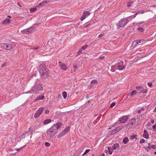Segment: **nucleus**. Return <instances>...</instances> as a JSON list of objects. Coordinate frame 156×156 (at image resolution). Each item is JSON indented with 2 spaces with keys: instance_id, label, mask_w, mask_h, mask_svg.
<instances>
[{
  "instance_id": "obj_1",
  "label": "nucleus",
  "mask_w": 156,
  "mask_h": 156,
  "mask_svg": "<svg viewBox=\"0 0 156 156\" xmlns=\"http://www.w3.org/2000/svg\"><path fill=\"white\" fill-rule=\"evenodd\" d=\"M61 124L60 122H58L53 125L47 131L48 136L50 137H53L57 133V129L60 127Z\"/></svg>"
},
{
  "instance_id": "obj_2",
  "label": "nucleus",
  "mask_w": 156,
  "mask_h": 156,
  "mask_svg": "<svg viewBox=\"0 0 156 156\" xmlns=\"http://www.w3.org/2000/svg\"><path fill=\"white\" fill-rule=\"evenodd\" d=\"M39 71L41 74V76L43 78H45L48 75V70L46 68L44 64H41L39 67Z\"/></svg>"
},
{
  "instance_id": "obj_3",
  "label": "nucleus",
  "mask_w": 156,
  "mask_h": 156,
  "mask_svg": "<svg viewBox=\"0 0 156 156\" xmlns=\"http://www.w3.org/2000/svg\"><path fill=\"white\" fill-rule=\"evenodd\" d=\"M43 89V88L41 84L38 83L35 84L31 89V90L34 93L38 94L41 93Z\"/></svg>"
},
{
  "instance_id": "obj_4",
  "label": "nucleus",
  "mask_w": 156,
  "mask_h": 156,
  "mask_svg": "<svg viewBox=\"0 0 156 156\" xmlns=\"http://www.w3.org/2000/svg\"><path fill=\"white\" fill-rule=\"evenodd\" d=\"M129 21L127 18H125L120 20L116 24L117 27H123Z\"/></svg>"
},
{
  "instance_id": "obj_5",
  "label": "nucleus",
  "mask_w": 156,
  "mask_h": 156,
  "mask_svg": "<svg viewBox=\"0 0 156 156\" xmlns=\"http://www.w3.org/2000/svg\"><path fill=\"white\" fill-rule=\"evenodd\" d=\"M136 122V119H135L133 118L130 119L127 122V127L132 128L133 126L135 124Z\"/></svg>"
},
{
  "instance_id": "obj_6",
  "label": "nucleus",
  "mask_w": 156,
  "mask_h": 156,
  "mask_svg": "<svg viewBox=\"0 0 156 156\" xmlns=\"http://www.w3.org/2000/svg\"><path fill=\"white\" fill-rule=\"evenodd\" d=\"M118 69L119 70H124L125 68L126 65L123 64V61H121L120 62L117 64Z\"/></svg>"
},
{
  "instance_id": "obj_7",
  "label": "nucleus",
  "mask_w": 156,
  "mask_h": 156,
  "mask_svg": "<svg viewBox=\"0 0 156 156\" xmlns=\"http://www.w3.org/2000/svg\"><path fill=\"white\" fill-rule=\"evenodd\" d=\"M128 119V116L124 115L119 118V121L121 123H124L127 122Z\"/></svg>"
},
{
  "instance_id": "obj_8",
  "label": "nucleus",
  "mask_w": 156,
  "mask_h": 156,
  "mask_svg": "<svg viewBox=\"0 0 156 156\" xmlns=\"http://www.w3.org/2000/svg\"><path fill=\"white\" fill-rule=\"evenodd\" d=\"M44 109L43 107H41L38 109L37 111L36 112V113L34 115V117L35 118H38L40 115H41V113L42 112L43 109Z\"/></svg>"
},
{
  "instance_id": "obj_9",
  "label": "nucleus",
  "mask_w": 156,
  "mask_h": 156,
  "mask_svg": "<svg viewBox=\"0 0 156 156\" xmlns=\"http://www.w3.org/2000/svg\"><path fill=\"white\" fill-rule=\"evenodd\" d=\"M33 30V27H30L29 28H27L22 30L21 32L23 34H27L32 32Z\"/></svg>"
},
{
  "instance_id": "obj_10",
  "label": "nucleus",
  "mask_w": 156,
  "mask_h": 156,
  "mask_svg": "<svg viewBox=\"0 0 156 156\" xmlns=\"http://www.w3.org/2000/svg\"><path fill=\"white\" fill-rule=\"evenodd\" d=\"M136 89L141 93H145L147 92V90L141 86H137L136 87Z\"/></svg>"
},
{
  "instance_id": "obj_11",
  "label": "nucleus",
  "mask_w": 156,
  "mask_h": 156,
  "mask_svg": "<svg viewBox=\"0 0 156 156\" xmlns=\"http://www.w3.org/2000/svg\"><path fill=\"white\" fill-rule=\"evenodd\" d=\"M151 148L154 149L156 148V146L154 145L150 144H149L148 146L146 147V149L147 151H148Z\"/></svg>"
},
{
  "instance_id": "obj_12",
  "label": "nucleus",
  "mask_w": 156,
  "mask_h": 156,
  "mask_svg": "<svg viewBox=\"0 0 156 156\" xmlns=\"http://www.w3.org/2000/svg\"><path fill=\"white\" fill-rule=\"evenodd\" d=\"M143 40L141 39L137 40L134 41L133 43L132 46H133L134 45V46H136L138 44L141 42Z\"/></svg>"
},
{
  "instance_id": "obj_13",
  "label": "nucleus",
  "mask_w": 156,
  "mask_h": 156,
  "mask_svg": "<svg viewBox=\"0 0 156 156\" xmlns=\"http://www.w3.org/2000/svg\"><path fill=\"white\" fill-rule=\"evenodd\" d=\"M60 68L62 70L66 71L67 69L66 66L64 64H62L59 65Z\"/></svg>"
},
{
  "instance_id": "obj_14",
  "label": "nucleus",
  "mask_w": 156,
  "mask_h": 156,
  "mask_svg": "<svg viewBox=\"0 0 156 156\" xmlns=\"http://www.w3.org/2000/svg\"><path fill=\"white\" fill-rule=\"evenodd\" d=\"M143 137L146 139H147L149 138L148 133L146 129H144V133L143 134Z\"/></svg>"
},
{
  "instance_id": "obj_15",
  "label": "nucleus",
  "mask_w": 156,
  "mask_h": 156,
  "mask_svg": "<svg viewBox=\"0 0 156 156\" xmlns=\"http://www.w3.org/2000/svg\"><path fill=\"white\" fill-rule=\"evenodd\" d=\"M119 145L118 143H116L113 144L112 147V148L113 149V150H115L118 148H119Z\"/></svg>"
},
{
  "instance_id": "obj_16",
  "label": "nucleus",
  "mask_w": 156,
  "mask_h": 156,
  "mask_svg": "<svg viewBox=\"0 0 156 156\" xmlns=\"http://www.w3.org/2000/svg\"><path fill=\"white\" fill-rule=\"evenodd\" d=\"M44 98V95H39L34 100V101H36L38 100H43Z\"/></svg>"
},
{
  "instance_id": "obj_17",
  "label": "nucleus",
  "mask_w": 156,
  "mask_h": 156,
  "mask_svg": "<svg viewBox=\"0 0 156 156\" xmlns=\"http://www.w3.org/2000/svg\"><path fill=\"white\" fill-rule=\"evenodd\" d=\"M10 20L9 19H7L5 20L3 22V24H7L9 23L10 22Z\"/></svg>"
},
{
  "instance_id": "obj_18",
  "label": "nucleus",
  "mask_w": 156,
  "mask_h": 156,
  "mask_svg": "<svg viewBox=\"0 0 156 156\" xmlns=\"http://www.w3.org/2000/svg\"><path fill=\"white\" fill-rule=\"evenodd\" d=\"M113 149L112 147H108L107 148V151L108 152V153L111 154L112 153Z\"/></svg>"
},
{
  "instance_id": "obj_19",
  "label": "nucleus",
  "mask_w": 156,
  "mask_h": 156,
  "mask_svg": "<svg viewBox=\"0 0 156 156\" xmlns=\"http://www.w3.org/2000/svg\"><path fill=\"white\" fill-rule=\"evenodd\" d=\"M51 122V120L50 119H46L44 121L43 124L44 125L47 124Z\"/></svg>"
},
{
  "instance_id": "obj_20",
  "label": "nucleus",
  "mask_w": 156,
  "mask_h": 156,
  "mask_svg": "<svg viewBox=\"0 0 156 156\" xmlns=\"http://www.w3.org/2000/svg\"><path fill=\"white\" fill-rule=\"evenodd\" d=\"M7 45L5 49L6 50H10L13 48V46L12 45L7 44Z\"/></svg>"
},
{
  "instance_id": "obj_21",
  "label": "nucleus",
  "mask_w": 156,
  "mask_h": 156,
  "mask_svg": "<svg viewBox=\"0 0 156 156\" xmlns=\"http://www.w3.org/2000/svg\"><path fill=\"white\" fill-rule=\"evenodd\" d=\"M66 134V133L63 130L58 135V137L59 138L62 137L65 135Z\"/></svg>"
},
{
  "instance_id": "obj_22",
  "label": "nucleus",
  "mask_w": 156,
  "mask_h": 156,
  "mask_svg": "<svg viewBox=\"0 0 156 156\" xmlns=\"http://www.w3.org/2000/svg\"><path fill=\"white\" fill-rule=\"evenodd\" d=\"M122 128H123L122 126H118V127H115V131H116V132H117L118 131H119L120 130L122 129Z\"/></svg>"
},
{
  "instance_id": "obj_23",
  "label": "nucleus",
  "mask_w": 156,
  "mask_h": 156,
  "mask_svg": "<svg viewBox=\"0 0 156 156\" xmlns=\"http://www.w3.org/2000/svg\"><path fill=\"white\" fill-rule=\"evenodd\" d=\"M129 141L128 138L127 137H126L124 138L123 140V142L124 144H127Z\"/></svg>"
},
{
  "instance_id": "obj_24",
  "label": "nucleus",
  "mask_w": 156,
  "mask_h": 156,
  "mask_svg": "<svg viewBox=\"0 0 156 156\" xmlns=\"http://www.w3.org/2000/svg\"><path fill=\"white\" fill-rule=\"evenodd\" d=\"M137 93V91L135 90H133L132 91L130 94V96L131 97H132L134 95H135Z\"/></svg>"
},
{
  "instance_id": "obj_25",
  "label": "nucleus",
  "mask_w": 156,
  "mask_h": 156,
  "mask_svg": "<svg viewBox=\"0 0 156 156\" xmlns=\"http://www.w3.org/2000/svg\"><path fill=\"white\" fill-rule=\"evenodd\" d=\"M7 44H6V43H2V44L1 46H2V48H3L5 49L6 47V46H7L6 45H7Z\"/></svg>"
},
{
  "instance_id": "obj_26",
  "label": "nucleus",
  "mask_w": 156,
  "mask_h": 156,
  "mask_svg": "<svg viewBox=\"0 0 156 156\" xmlns=\"http://www.w3.org/2000/svg\"><path fill=\"white\" fill-rule=\"evenodd\" d=\"M62 96L64 99H66L67 97V93L66 92L64 91L62 92Z\"/></svg>"
},
{
  "instance_id": "obj_27",
  "label": "nucleus",
  "mask_w": 156,
  "mask_h": 156,
  "mask_svg": "<svg viewBox=\"0 0 156 156\" xmlns=\"http://www.w3.org/2000/svg\"><path fill=\"white\" fill-rule=\"evenodd\" d=\"M90 83L92 84H96L98 83V81L96 80H93L91 81Z\"/></svg>"
},
{
  "instance_id": "obj_28",
  "label": "nucleus",
  "mask_w": 156,
  "mask_h": 156,
  "mask_svg": "<svg viewBox=\"0 0 156 156\" xmlns=\"http://www.w3.org/2000/svg\"><path fill=\"white\" fill-rule=\"evenodd\" d=\"M70 129L69 127H66L65 129H64L63 131L66 133V134L68 132V131Z\"/></svg>"
},
{
  "instance_id": "obj_29",
  "label": "nucleus",
  "mask_w": 156,
  "mask_h": 156,
  "mask_svg": "<svg viewBox=\"0 0 156 156\" xmlns=\"http://www.w3.org/2000/svg\"><path fill=\"white\" fill-rule=\"evenodd\" d=\"M82 52V50L81 49H80L77 52V54L76 55V56H77L79 55Z\"/></svg>"
},
{
  "instance_id": "obj_30",
  "label": "nucleus",
  "mask_w": 156,
  "mask_h": 156,
  "mask_svg": "<svg viewBox=\"0 0 156 156\" xmlns=\"http://www.w3.org/2000/svg\"><path fill=\"white\" fill-rule=\"evenodd\" d=\"M143 23H144V21L142 22H139V23H133V24L134 26H135L136 25H139L140 24H141Z\"/></svg>"
},
{
  "instance_id": "obj_31",
  "label": "nucleus",
  "mask_w": 156,
  "mask_h": 156,
  "mask_svg": "<svg viewBox=\"0 0 156 156\" xmlns=\"http://www.w3.org/2000/svg\"><path fill=\"white\" fill-rule=\"evenodd\" d=\"M43 6H44L48 3V2L46 1H43L41 2Z\"/></svg>"
},
{
  "instance_id": "obj_32",
  "label": "nucleus",
  "mask_w": 156,
  "mask_h": 156,
  "mask_svg": "<svg viewBox=\"0 0 156 156\" xmlns=\"http://www.w3.org/2000/svg\"><path fill=\"white\" fill-rule=\"evenodd\" d=\"M83 14L84 15L86 16L89 15L90 13L89 12L85 11L83 12Z\"/></svg>"
},
{
  "instance_id": "obj_33",
  "label": "nucleus",
  "mask_w": 156,
  "mask_h": 156,
  "mask_svg": "<svg viewBox=\"0 0 156 156\" xmlns=\"http://www.w3.org/2000/svg\"><path fill=\"white\" fill-rule=\"evenodd\" d=\"M144 109L143 108H141L139 109L137 111V113L138 114H140L142 111H144Z\"/></svg>"
},
{
  "instance_id": "obj_34",
  "label": "nucleus",
  "mask_w": 156,
  "mask_h": 156,
  "mask_svg": "<svg viewBox=\"0 0 156 156\" xmlns=\"http://www.w3.org/2000/svg\"><path fill=\"white\" fill-rule=\"evenodd\" d=\"M112 69H114L115 70H118V67L117 66V64L113 66H112Z\"/></svg>"
},
{
  "instance_id": "obj_35",
  "label": "nucleus",
  "mask_w": 156,
  "mask_h": 156,
  "mask_svg": "<svg viewBox=\"0 0 156 156\" xmlns=\"http://www.w3.org/2000/svg\"><path fill=\"white\" fill-rule=\"evenodd\" d=\"M37 9L36 8H31L30 9V12H33L35 11H36Z\"/></svg>"
},
{
  "instance_id": "obj_36",
  "label": "nucleus",
  "mask_w": 156,
  "mask_h": 156,
  "mask_svg": "<svg viewBox=\"0 0 156 156\" xmlns=\"http://www.w3.org/2000/svg\"><path fill=\"white\" fill-rule=\"evenodd\" d=\"M133 2H128L127 3V6L128 7H130L131 5V4L133 3Z\"/></svg>"
},
{
  "instance_id": "obj_37",
  "label": "nucleus",
  "mask_w": 156,
  "mask_h": 156,
  "mask_svg": "<svg viewBox=\"0 0 156 156\" xmlns=\"http://www.w3.org/2000/svg\"><path fill=\"white\" fill-rule=\"evenodd\" d=\"M87 47V45L85 44L81 48V49L83 50H84Z\"/></svg>"
},
{
  "instance_id": "obj_38",
  "label": "nucleus",
  "mask_w": 156,
  "mask_h": 156,
  "mask_svg": "<svg viewBox=\"0 0 156 156\" xmlns=\"http://www.w3.org/2000/svg\"><path fill=\"white\" fill-rule=\"evenodd\" d=\"M143 114H142L141 115H139L138 117V119L140 121L142 119V115Z\"/></svg>"
},
{
  "instance_id": "obj_39",
  "label": "nucleus",
  "mask_w": 156,
  "mask_h": 156,
  "mask_svg": "<svg viewBox=\"0 0 156 156\" xmlns=\"http://www.w3.org/2000/svg\"><path fill=\"white\" fill-rule=\"evenodd\" d=\"M43 6L42 3L41 2L37 4V7H41Z\"/></svg>"
},
{
  "instance_id": "obj_40",
  "label": "nucleus",
  "mask_w": 156,
  "mask_h": 156,
  "mask_svg": "<svg viewBox=\"0 0 156 156\" xmlns=\"http://www.w3.org/2000/svg\"><path fill=\"white\" fill-rule=\"evenodd\" d=\"M136 136L135 135H132L130 137V139L131 140H133L134 139Z\"/></svg>"
},
{
  "instance_id": "obj_41",
  "label": "nucleus",
  "mask_w": 156,
  "mask_h": 156,
  "mask_svg": "<svg viewBox=\"0 0 156 156\" xmlns=\"http://www.w3.org/2000/svg\"><path fill=\"white\" fill-rule=\"evenodd\" d=\"M86 17V16L84 15H82V16L81 18V20L82 21H83V20Z\"/></svg>"
},
{
  "instance_id": "obj_42",
  "label": "nucleus",
  "mask_w": 156,
  "mask_h": 156,
  "mask_svg": "<svg viewBox=\"0 0 156 156\" xmlns=\"http://www.w3.org/2000/svg\"><path fill=\"white\" fill-rule=\"evenodd\" d=\"M145 142V140L143 139H142L140 140L139 143L140 144H142Z\"/></svg>"
},
{
  "instance_id": "obj_43",
  "label": "nucleus",
  "mask_w": 156,
  "mask_h": 156,
  "mask_svg": "<svg viewBox=\"0 0 156 156\" xmlns=\"http://www.w3.org/2000/svg\"><path fill=\"white\" fill-rule=\"evenodd\" d=\"M152 128L154 130H156V123H155L153 126H152Z\"/></svg>"
},
{
  "instance_id": "obj_44",
  "label": "nucleus",
  "mask_w": 156,
  "mask_h": 156,
  "mask_svg": "<svg viewBox=\"0 0 156 156\" xmlns=\"http://www.w3.org/2000/svg\"><path fill=\"white\" fill-rule=\"evenodd\" d=\"M32 49H35V50H38V49H39V50H38V51H41V49L39 47H36V48H33Z\"/></svg>"
},
{
  "instance_id": "obj_45",
  "label": "nucleus",
  "mask_w": 156,
  "mask_h": 156,
  "mask_svg": "<svg viewBox=\"0 0 156 156\" xmlns=\"http://www.w3.org/2000/svg\"><path fill=\"white\" fill-rule=\"evenodd\" d=\"M138 30L141 32H143L144 30V29L142 27L138 28Z\"/></svg>"
},
{
  "instance_id": "obj_46",
  "label": "nucleus",
  "mask_w": 156,
  "mask_h": 156,
  "mask_svg": "<svg viewBox=\"0 0 156 156\" xmlns=\"http://www.w3.org/2000/svg\"><path fill=\"white\" fill-rule=\"evenodd\" d=\"M115 105V103L113 102L110 105V107L111 108H112Z\"/></svg>"
},
{
  "instance_id": "obj_47",
  "label": "nucleus",
  "mask_w": 156,
  "mask_h": 156,
  "mask_svg": "<svg viewBox=\"0 0 156 156\" xmlns=\"http://www.w3.org/2000/svg\"><path fill=\"white\" fill-rule=\"evenodd\" d=\"M45 145L47 147H49L50 145V144L48 142L45 143Z\"/></svg>"
},
{
  "instance_id": "obj_48",
  "label": "nucleus",
  "mask_w": 156,
  "mask_h": 156,
  "mask_svg": "<svg viewBox=\"0 0 156 156\" xmlns=\"http://www.w3.org/2000/svg\"><path fill=\"white\" fill-rule=\"evenodd\" d=\"M77 69V67L75 65L74 66V71L76 72Z\"/></svg>"
},
{
  "instance_id": "obj_49",
  "label": "nucleus",
  "mask_w": 156,
  "mask_h": 156,
  "mask_svg": "<svg viewBox=\"0 0 156 156\" xmlns=\"http://www.w3.org/2000/svg\"><path fill=\"white\" fill-rule=\"evenodd\" d=\"M117 132L115 131V129H114L112 131V134H115V133H116Z\"/></svg>"
},
{
  "instance_id": "obj_50",
  "label": "nucleus",
  "mask_w": 156,
  "mask_h": 156,
  "mask_svg": "<svg viewBox=\"0 0 156 156\" xmlns=\"http://www.w3.org/2000/svg\"><path fill=\"white\" fill-rule=\"evenodd\" d=\"M147 84L149 87H151L152 86V83L151 82H149L147 83Z\"/></svg>"
},
{
  "instance_id": "obj_51",
  "label": "nucleus",
  "mask_w": 156,
  "mask_h": 156,
  "mask_svg": "<svg viewBox=\"0 0 156 156\" xmlns=\"http://www.w3.org/2000/svg\"><path fill=\"white\" fill-rule=\"evenodd\" d=\"M89 151H90V149H87V150H86L85 151L84 153L83 154H87V153Z\"/></svg>"
},
{
  "instance_id": "obj_52",
  "label": "nucleus",
  "mask_w": 156,
  "mask_h": 156,
  "mask_svg": "<svg viewBox=\"0 0 156 156\" xmlns=\"http://www.w3.org/2000/svg\"><path fill=\"white\" fill-rule=\"evenodd\" d=\"M138 13H139V14L140 13L143 14L144 13V11L143 10H141L138 12Z\"/></svg>"
},
{
  "instance_id": "obj_53",
  "label": "nucleus",
  "mask_w": 156,
  "mask_h": 156,
  "mask_svg": "<svg viewBox=\"0 0 156 156\" xmlns=\"http://www.w3.org/2000/svg\"><path fill=\"white\" fill-rule=\"evenodd\" d=\"M104 35V34H100L98 36L99 38H101Z\"/></svg>"
},
{
  "instance_id": "obj_54",
  "label": "nucleus",
  "mask_w": 156,
  "mask_h": 156,
  "mask_svg": "<svg viewBox=\"0 0 156 156\" xmlns=\"http://www.w3.org/2000/svg\"><path fill=\"white\" fill-rule=\"evenodd\" d=\"M150 122H151L152 123V124H153L154 122V120L152 119H151V120H150Z\"/></svg>"
},
{
  "instance_id": "obj_55",
  "label": "nucleus",
  "mask_w": 156,
  "mask_h": 156,
  "mask_svg": "<svg viewBox=\"0 0 156 156\" xmlns=\"http://www.w3.org/2000/svg\"><path fill=\"white\" fill-rule=\"evenodd\" d=\"M49 111L48 110H47L45 111V113L46 114H48L49 113Z\"/></svg>"
},
{
  "instance_id": "obj_56",
  "label": "nucleus",
  "mask_w": 156,
  "mask_h": 156,
  "mask_svg": "<svg viewBox=\"0 0 156 156\" xmlns=\"http://www.w3.org/2000/svg\"><path fill=\"white\" fill-rule=\"evenodd\" d=\"M22 147H21L20 148H18V149H16V150L17 151H19L20 149L21 148H22Z\"/></svg>"
},
{
  "instance_id": "obj_57",
  "label": "nucleus",
  "mask_w": 156,
  "mask_h": 156,
  "mask_svg": "<svg viewBox=\"0 0 156 156\" xmlns=\"http://www.w3.org/2000/svg\"><path fill=\"white\" fill-rule=\"evenodd\" d=\"M153 111L154 112H156V106L155 107V108L154 110Z\"/></svg>"
},
{
  "instance_id": "obj_58",
  "label": "nucleus",
  "mask_w": 156,
  "mask_h": 156,
  "mask_svg": "<svg viewBox=\"0 0 156 156\" xmlns=\"http://www.w3.org/2000/svg\"><path fill=\"white\" fill-rule=\"evenodd\" d=\"M111 70L113 72H114L115 71V70L114 69H112H112Z\"/></svg>"
},
{
  "instance_id": "obj_59",
  "label": "nucleus",
  "mask_w": 156,
  "mask_h": 156,
  "mask_svg": "<svg viewBox=\"0 0 156 156\" xmlns=\"http://www.w3.org/2000/svg\"><path fill=\"white\" fill-rule=\"evenodd\" d=\"M101 156H105V154L104 153H103L101 155Z\"/></svg>"
},
{
  "instance_id": "obj_60",
  "label": "nucleus",
  "mask_w": 156,
  "mask_h": 156,
  "mask_svg": "<svg viewBox=\"0 0 156 156\" xmlns=\"http://www.w3.org/2000/svg\"><path fill=\"white\" fill-rule=\"evenodd\" d=\"M5 66V64H3L2 65V67H3Z\"/></svg>"
},
{
  "instance_id": "obj_61",
  "label": "nucleus",
  "mask_w": 156,
  "mask_h": 156,
  "mask_svg": "<svg viewBox=\"0 0 156 156\" xmlns=\"http://www.w3.org/2000/svg\"><path fill=\"white\" fill-rule=\"evenodd\" d=\"M58 63H59V64H60H60H62V63H61V62H60V61H59V62H58Z\"/></svg>"
},
{
  "instance_id": "obj_62",
  "label": "nucleus",
  "mask_w": 156,
  "mask_h": 156,
  "mask_svg": "<svg viewBox=\"0 0 156 156\" xmlns=\"http://www.w3.org/2000/svg\"><path fill=\"white\" fill-rule=\"evenodd\" d=\"M39 127V125H36V128H38Z\"/></svg>"
},
{
  "instance_id": "obj_63",
  "label": "nucleus",
  "mask_w": 156,
  "mask_h": 156,
  "mask_svg": "<svg viewBox=\"0 0 156 156\" xmlns=\"http://www.w3.org/2000/svg\"><path fill=\"white\" fill-rule=\"evenodd\" d=\"M139 14V13H138V12H136V13H135V15L136 16V15H137V14Z\"/></svg>"
},
{
  "instance_id": "obj_64",
  "label": "nucleus",
  "mask_w": 156,
  "mask_h": 156,
  "mask_svg": "<svg viewBox=\"0 0 156 156\" xmlns=\"http://www.w3.org/2000/svg\"><path fill=\"white\" fill-rule=\"evenodd\" d=\"M139 14V13H138V12H136V13H135V15L136 16V15H137V14Z\"/></svg>"
}]
</instances>
